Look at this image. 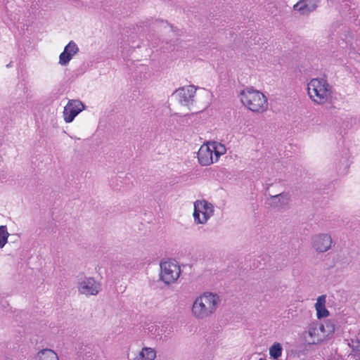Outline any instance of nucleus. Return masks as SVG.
I'll list each match as a JSON object with an SVG mask.
<instances>
[{
    "instance_id": "obj_1",
    "label": "nucleus",
    "mask_w": 360,
    "mask_h": 360,
    "mask_svg": "<svg viewBox=\"0 0 360 360\" xmlns=\"http://www.w3.org/2000/svg\"><path fill=\"white\" fill-rule=\"evenodd\" d=\"M220 302L221 299L217 294L205 292L193 300L191 315L196 320H205L214 314Z\"/></svg>"
},
{
    "instance_id": "obj_2",
    "label": "nucleus",
    "mask_w": 360,
    "mask_h": 360,
    "mask_svg": "<svg viewBox=\"0 0 360 360\" xmlns=\"http://www.w3.org/2000/svg\"><path fill=\"white\" fill-rule=\"evenodd\" d=\"M238 96L242 104L252 112L263 113L268 109L266 96L253 87L243 89Z\"/></svg>"
},
{
    "instance_id": "obj_3",
    "label": "nucleus",
    "mask_w": 360,
    "mask_h": 360,
    "mask_svg": "<svg viewBox=\"0 0 360 360\" xmlns=\"http://www.w3.org/2000/svg\"><path fill=\"white\" fill-rule=\"evenodd\" d=\"M309 98L316 103L324 104L332 96L331 86L324 78H314L307 84Z\"/></svg>"
},
{
    "instance_id": "obj_4",
    "label": "nucleus",
    "mask_w": 360,
    "mask_h": 360,
    "mask_svg": "<svg viewBox=\"0 0 360 360\" xmlns=\"http://www.w3.org/2000/svg\"><path fill=\"white\" fill-rule=\"evenodd\" d=\"M226 152V146L217 141L207 142L200 146L198 152L199 163L202 166H208L219 160V158Z\"/></svg>"
},
{
    "instance_id": "obj_5",
    "label": "nucleus",
    "mask_w": 360,
    "mask_h": 360,
    "mask_svg": "<svg viewBox=\"0 0 360 360\" xmlns=\"http://www.w3.org/2000/svg\"><path fill=\"white\" fill-rule=\"evenodd\" d=\"M214 206L207 200H197L193 202V217L196 225H205L214 215Z\"/></svg>"
},
{
    "instance_id": "obj_6",
    "label": "nucleus",
    "mask_w": 360,
    "mask_h": 360,
    "mask_svg": "<svg viewBox=\"0 0 360 360\" xmlns=\"http://www.w3.org/2000/svg\"><path fill=\"white\" fill-rule=\"evenodd\" d=\"M160 279L166 285L175 283L181 274V268L175 260L168 259L160 262Z\"/></svg>"
},
{
    "instance_id": "obj_7",
    "label": "nucleus",
    "mask_w": 360,
    "mask_h": 360,
    "mask_svg": "<svg viewBox=\"0 0 360 360\" xmlns=\"http://www.w3.org/2000/svg\"><path fill=\"white\" fill-rule=\"evenodd\" d=\"M332 243V238L328 233H319L311 238L312 247L319 252H327L330 249Z\"/></svg>"
},
{
    "instance_id": "obj_8",
    "label": "nucleus",
    "mask_w": 360,
    "mask_h": 360,
    "mask_svg": "<svg viewBox=\"0 0 360 360\" xmlns=\"http://www.w3.org/2000/svg\"><path fill=\"white\" fill-rule=\"evenodd\" d=\"M84 108L83 103L78 100H71L65 106L63 117L66 123L72 122L75 117Z\"/></svg>"
},
{
    "instance_id": "obj_9",
    "label": "nucleus",
    "mask_w": 360,
    "mask_h": 360,
    "mask_svg": "<svg viewBox=\"0 0 360 360\" xmlns=\"http://www.w3.org/2000/svg\"><path fill=\"white\" fill-rule=\"evenodd\" d=\"M79 292L86 295H96L101 290V285L93 278H86L79 283Z\"/></svg>"
},
{
    "instance_id": "obj_10",
    "label": "nucleus",
    "mask_w": 360,
    "mask_h": 360,
    "mask_svg": "<svg viewBox=\"0 0 360 360\" xmlns=\"http://www.w3.org/2000/svg\"><path fill=\"white\" fill-rule=\"evenodd\" d=\"M79 52L78 46L73 41H70L64 48L59 56V64L65 66L71 60L72 57Z\"/></svg>"
},
{
    "instance_id": "obj_11",
    "label": "nucleus",
    "mask_w": 360,
    "mask_h": 360,
    "mask_svg": "<svg viewBox=\"0 0 360 360\" xmlns=\"http://www.w3.org/2000/svg\"><path fill=\"white\" fill-rule=\"evenodd\" d=\"M196 88L193 85L184 86L177 90L179 101L181 104L187 105L193 99Z\"/></svg>"
},
{
    "instance_id": "obj_12",
    "label": "nucleus",
    "mask_w": 360,
    "mask_h": 360,
    "mask_svg": "<svg viewBox=\"0 0 360 360\" xmlns=\"http://www.w3.org/2000/svg\"><path fill=\"white\" fill-rule=\"evenodd\" d=\"M318 0H300L294 5V10L301 15H308L317 7Z\"/></svg>"
},
{
    "instance_id": "obj_13",
    "label": "nucleus",
    "mask_w": 360,
    "mask_h": 360,
    "mask_svg": "<svg viewBox=\"0 0 360 360\" xmlns=\"http://www.w3.org/2000/svg\"><path fill=\"white\" fill-rule=\"evenodd\" d=\"M326 295H322L317 297L314 307L316 311V316L319 319L326 318L329 316V311L326 307Z\"/></svg>"
},
{
    "instance_id": "obj_14",
    "label": "nucleus",
    "mask_w": 360,
    "mask_h": 360,
    "mask_svg": "<svg viewBox=\"0 0 360 360\" xmlns=\"http://www.w3.org/2000/svg\"><path fill=\"white\" fill-rule=\"evenodd\" d=\"M157 356L155 349L143 347L134 357L133 360H155Z\"/></svg>"
},
{
    "instance_id": "obj_15",
    "label": "nucleus",
    "mask_w": 360,
    "mask_h": 360,
    "mask_svg": "<svg viewBox=\"0 0 360 360\" xmlns=\"http://www.w3.org/2000/svg\"><path fill=\"white\" fill-rule=\"evenodd\" d=\"M34 360H59L57 354L51 349H43L34 356Z\"/></svg>"
},
{
    "instance_id": "obj_16",
    "label": "nucleus",
    "mask_w": 360,
    "mask_h": 360,
    "mask_svg": "<svg viewBox=\"0 0 360 360\" xmlns=\"http://www.w3.org/2000/svg\"><path fill=\"white\" fill-rule=\"evenodd\" d=\"M320 331L323 334V338H329L331 336L335 330V322L333 320L328 319L326 321L319 327Z\"/></svg>"
},
{
    "instance_id": "obj_17",
    "label": "nucleus",
    "mask_w": 360,
    "mask_h": 360,
    "mask_svg": "<svg viewBox=\"0 0 360 360\" xmlns=\"http://www.w3.org/2000/svg\"><path fill=\"white\" fill-rule=\"evenodd\" d=\"M283 351L281 343L275 342L269 348V357L272 360H279Z\"/></svg>"
},
{
    "instance_id": "obj_18",
    "label": "nucleus",
    "mask_w": 360,
    "mask_h": 360,
    "mask_svg": "<svg viewBox=\"0 0 360 360\" xmlns=\"http://www.w3.org/2000/svg\"><path fill=\"white\" fill-rule=\"evenodd\" d=\"M272 204L278 207H284L287 205L290 200V197L288 193H280L271 198Z\"/></svg>"
},
{
    "instance_id": "obj_19",
    "label": "nucleus",
    "mask_w": 360,
    "mask_h": 360,
    "mask_svg": "<svg viewBox=\"0 0 360 360\" xmlns=\"http://www.w3.org/2000/svg\"><path fill=\"white\" fill-rule=\"evenodd\" d=\"M317 331H318V329L316 328V327L311 326L309 328L308 333H309V335L312 338L313 343L321 342L324 339L323 337V334L322 335L316 334Z\"/></svg>"
},
{
    "instance_id": "obj_20",
    "label": "nucleus",
    "mask_w": 360,
    "mask_h": 360,
    "mask_svg": "<svg viewBox=\"0 0 360 360\" xmlns=\"http://www.w3.org/2000/svg\"><path fill=\"white\" fill-rule=\"evenodd\" d=\"M8 236L6 226H0V248H4L6 244Z\"/></svg>"
}]
</instances>
